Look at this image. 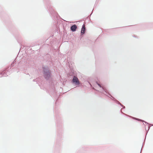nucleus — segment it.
<instances>
[{
  "instance_id": "f257e3e1",
  "label": "nucleus",
  "mask_w": 153,
  "mask_h": 153,
  "mask_svg": "<svg viewBox=\"0 0 153 153\" xmlns=\"http://www.w3.org/2000/svg\"><path fill=\"white\" fill-rule=\"evenodd\" d=\"M54 112L55 113L56 125L57 128L55 142V147L56 149L61 145L62 141L63 138V120L60 112L57 108L55 107Z\"/></svg>"
},
{
  "instance_id": "f03ea898",
  "label": "nucleus",
  "mask_w": 153,
  "mask_h": 153,
  "mask_svg": "<svg viewBox=\"0 0 153 153\" xmlns=\"http://www.w3.org/2000/svg\"><path fill=\"white\" fill-rule=\"evenodd\" d=\"M42 73L44 79L48 81L50 83V95L55 99H57L60 96V92L58 93L55 87L54 80L52 78V71L48 66L43 65Z\"/></svg>"
},
{
  "instance_id": "7ed1b4c3",
  "label": "nucleus",
  "mask_w": 153,
  "mask_h": 153,
  "mask_svg": "<svg viewBox=\"0 0 153 153\" xmlns=\"http://www.w3.org/2000/svg\"><path fill=\"white\" fill-rule=\"evenodd\" d=\"M43 1L45 9L53 20V27L55 28L54 33L58 34L59 31L57 29V26L58 25H60L61 21L60 19H62L54 10L49 0H43Z\"/></svg>"
},
{
  "instance_id": "20e7f679",
  "label": "nucleus",
  "mask_w": 153,
  "mask_h": 153,
  "mask_svg": "<svg viewBox=\"0 0 153 153\" xmlns=\"http://www.w3.org/2000/svg\"><path fill=\"white\" fill-rule=\"evenodd\" d=\"M96 83L100 88V90L98 91H100V93L103 94L105 95L106 96L105 98H107V97H108L110 99L114 101V103L118 105H120L122 107V108L121 109L120 111H122L123 109L125 108L126 107L124 106L111 95L108 90L106 89L105 87H101V85L98 83L97 81H96Z\"/></svg>"
},
{
  "instance_id": "39448f33",
  "label": "nucleus",
  "mask_w": 153,
  "mask_h": 153,
  "mask_svg": "<svg viewBox=\"0 0 153 153\" xmlns=\"http://www.w3.org/2000/svg\"><path fill=\"white\" fill-rule=\"evenodd\" d=\"M16 59H15L10 66H7L1 70L2 73H3V74H6L5 75L6 77L10 75L13 72V68H12L16 64Z\"/></svg>"
},
{
  "instance_id": "423d86ee",
  "label": "nucleus",
  "mask_w": 153,
  "mask_h": 153,
  "mask_svg": "<svg viewBox=\"0 0 153 153\" xmlns=\"http://www.w3.org/2000/svg\"><path fill=\"white\" fill-rule=\"evenodd\" d=\"M46 42L47 43H49L47 44V45L49 46H50L52 48H54V46H55L56 43V39L54 36V35H51L48 38H47Z\"/></svg>"
},
{
  "instance_id": "0eeeda50",
  "label": "nucleus",
  "mask_w": 153,
  "mask_h": 153,
  "mask_svg": "<svg viewBox=\"0 0 153 153\" xmlns=\"http://www.w3.org/2000/svg\"><path fill=\"white\" fill-rule=\"evenodd\" d=\"M72 74L71 76H73V79L71 81V82L76 86H79L80 84L77 76L74 75L73 72H71Z\"/></svg>"
},
{
  "instance_id": "6e6552de",
  "label": "nucleus",
  "mask_w": 153,
  "mask_h": 153,
  "mask_svg": "<svg viewBox=\"0 0 153 153\" xmlns=\"http://www.w3.org/2000/svg\"><path fill=\"white\" fill-rule=\"evenodd\" d=\"M85 34V33H80V35L79 36V38L80 39V40L81 41V42L83 41L84 42H88L89 40L88 39H86L85 38H83Z\"/></svg>"
},
{
  "instance_id": "1a4fd4ad",
  "label": "nucleus",
  "mask_w": 153,
  "mask_h": 153,
  "mask_svg": "<svg viewBox=\"0 0 153 153\" xmlns=\"http://www.w3.org/2000/svg\"><path fill=\"white\" fill-rule=\"evenodd\" d=\"M132 119L133 120H137L138 121L142 122H143V125H144L145 126V125L144 123H145L146 124H147V125L149 124V123H147V122H146V121H145L143 120H141V119H139L138 118H136L135 117H132Z\"/></svg>"
},
{
  "instance_id": "9d476101",
  "label": "nucleus",
  "mask_w": 153,
  "mask_h": 153,
  "mask_svg": "<svg viewBox=\"0 0 153 153\" xmlns=\"http://www.w3.org/2000/svg\"><path fill=\"white\" fill-rule=\"evenodd\" d=\"M77 29V26L76 24H74L70 27L71 31L72 32H75Z\"/></svg>"
},
{
  "instance_id": "9b49d317",
  "label": "nucleus",
  "mask_w": 153,
  "mask_h": 153,
  "mask_svg": "<svg viewBox=\"0 0 153 153\" xmlns=\"http://www.w3.org/2000/svg\"><path fill=\"white\" fill-rule=\"evenodd\" d=\"M86 30V28L85 27L84 24H83L82 26V28H81V30L80 33H83L85 34V31Z\"/></svg>"
},
{
  "instance_id": "f8f14e48",
  "label": "nucleus",
  "mask_w": 153,
  "mask_h": 153,
  "mask_svg": "<svg viewBox=\"0 0 153 153\" xmlns=\"http://www.w3.org/2000/svg\"><path fill=\"white\" fill-rule=\"evenodd\" d=\"M46 57L47 58V60L48 61H50L51 60V56L50 54H47L46 55Z\"/></svg>"
},
{
  "instance_id": "ddd939ff",
  "label": "nucleus",
  "mask_w": 153,
  "mask_h": 153,
  "mask_svg": "<svg viewBox=\"0 0 153 153\" xmlns=\"http://www.w3.org/2000/svg\"><path fill=\"white\" fill-rule=\"evenodd\" d=\"M100 0H96L95 4L94 6V8L97 7V5Z\"/></svg>"
},
{
  "instance_id": "4468645a",
  "label": "nucleus",
  "mask_w": 153,
  "mask_h": 153,
  "mask_svg": "<svg viewBox=\"0 0 153 153\" xmlns=\"http://www.w3.org/2000/svg\"><path fill=\"white\" fill-rule=\"evenodd\" d=\"M120 112H121V114H123V115H125V116H126L127 117H129L130 118H132V117H132L131 116L128 115L124 113L122 111H120Z\"/></svg>"
},
{
  "instance_id": "2eb2a0df",
  "label": "nucleus",
  "mask_w": 153,
  "mask_h": 153,
  "mask_svg": "<svg viewBox=\"0 0 153 153\" xmlns=\"http://www.w3.org/2000/svg\"><path fill=\"white\" fill-rule=\"evenodd\" d=\"M13 35H14V36H15V37L16 38V40H17V41L18 42V43L20 44V45H21V42L18 40L17 36H16V34L14 33L13 34Z\"/></svg>"
},
{
  "instance_id": "dca6fc26",
  "label": "nucleus",
  "mask_w": 153,
  "mask_h": 153,
  "mask_svg": "<svg viewBox=\"0 0 153 153\" xmlns=\"http://www.w3.org/2000/svg\"><path fill=\"white\" fill-rule=\"evenodd\" d=\"M3 73H2V72L1 71L0 72V75H1L2 76L0 77H6V74H3Z\"/></svg>"
},
{
  "instance_id": "f3484780",
  "label": "nucleus",
  "mask_w": 153,
  "mask_h": 153,
  "mask_svg": "<svg viewBox=\"0 0 153 153\" xmlns=\"http://www.w3.org/2000/svg\"><path fill=\"white\" fill-rule=\"evenodd\" d=\"M146 136L145 137V139L144 140V141L143 143V144H142V148L141 149V151H140V153H141V151H142V148L143 147L144 144H145V140H146Z\"/></svg>"
},
{
  "instance_id": "a211bd4d",
  "label": "nucleus",
  "mask_w": 153,
  "mask_h": 153,
  "mask_svg": "<svg viewBox=\"0 0 153 153\" xmlns=\"http://www.w3.org/2000/svg\"><path fill=\"white\" fill-rule=\"evenodd\" d=\"M66 25H67V24L64 23V24H62L63 29L64 30H65V26L66 27Z\"/></svg>"
},
{
  "instance_id": "6ab92c4d",
  "label": "nucleus",
  "mask_w": 153,
  "mask_h": 153,
  "mask_svg": "<svg viewBox=\"0 0 153 153\" xmlns=\"http://www.w3.org/2000/svg\"><path fill=\"white\" fill-rule=\"evenodd\" d=\"M145 127H146L145 126ZM150 128V127L149 126H148V130L147 131L146 129V135H147V133H148V131L149 130Z\"/></svg>"
},
{
  "instance_id": "aec40b11",
  "label": "nucleus",
  "mask_w": 153,
  "mask_h": 153,
  "mask_svg": "<svg viewBox=\"0 0 153 153\" xmlns=\"http://www.w3.org/2000/svg\"><path fill=\"white\" fill-rule=\"evenodd\" d=\"M91 15H92V13H91V14H90V15L89 16H88V17H86V18H85V19H88V17H89V19H90V17L91 16Z\"/></svg>"
},
{
  "instance_id": "412c9836",
  "label": "nucleus",
  "mask_w": 153,
  "mask_h": 153,
  "mask_svg": "<svg viewBox=\"0 0 153 153\" xmlns=\"http://www.w3.org/2000/svg\"><path fill=\"white\" fill-rule=\"evenodd\" d=\"M88 83H89V84L90 85L91 87V88H93V86H92V84H91V83L90 82H88Z\"/></svg>"
},
{
  "instance_id": "4be33fe9",
  "label": "nucleus",
  "mask_w": 153,
  "mask_h": 153,
  "mask_svg": "<svg viewBox=\"0 0 153 153\" xmlns=\"http://www.w3.org/2000/svg\"><path fill=\"white\" fill-rule=\"evenodd\" d=\"M34 46H35V45L34 44H32L31 45H30V46L29 47H33Z\"/></svg>"
},
{
  "instance_id": "5701e85b",
  "label": "nucleus",
  "mask_w": 153,
  "mask_h": 153,
  "mask_svg": "<svg viewBox=\"0 0 153 153\" xmlns=\"http://www.w3.org/2000/svg\"><path fill=\"white\" fill-rule=\"evenodd\" d=\"M33 81L34 82H37V81H36V79H34L33 80Z\"/></svg>"
},
{
  "instance_id": "b1692460",
  "label": "nucleus",
  "mask_w": 153,
  "mask_h": 153,
  "mask_svg": "<svg viewBox=\"0 0 153 153\" xmlns=\"http://www.w3.org/2000/svg\"><path fill=\"white\" fill-rule=\"evenodd\" d=\"M136 36H135V35H134V36H133V37H135V38H136Z\"/></svg>"
},
{
  "instance_id": "393cba45",
  "label": "nucleus",
  "mask_w": 153,
  "mask_h": 153,
  "mask_svg": "<svg viewBox=\"0 0 153 153\" xmlns=\"http://www.w3.org/2000/svg\"><path fill=\"white\" fill-rule=\"evenodd\" d=\"M99 37H98L97 38V39L96 40H97V39H99Z\"/></svg>"
},
{
  "instance_id": "a878e982",
  "label": "nucleus",
  "mask_w": 153,
  "mask_h": 153,
  "mask_svg": "<svg viewBox=\"0 0 153 153\" xmlns=\"http://www.w3.org/2000/svg\"><path fill=\"white\" fill-rule=\"evenodd\" d=\"M92 12H93V11H92V13H91L92 14Z\"/></svg>"
},
{
  "instance_id": "bb28decb",
  "label": "nucleus",
  "mask_w": 153,
  "mask_h": 153,
  "mask_svg": "<svg viewBox=\"0 0 153 153\" xmlns=\"http://www.w3.org/2000/svg\"><path fill=\"white\" fill-rule=\"evenodd\" d=\"M69 67L70 68V65L69 66ZM70 68V69H71V68Z\"/></svg>"
},
{
  "instance_id": "cd10ccee",
  "label": "nucleus",
  "mask_w": 153,
  "mask_h": 153,
  "mask_svg": "<svg viewBox=\"0 0 153 153\" xmlns=\"http://www.w3.org/2000/svg\"><path fill=\"white\" fill-rule=\"evenodd\" d=\"M126 27H127V26H126Z\"/></svg>"
},
{
  "instance_id": "c85d7f7f",
  "label": "nucleus",
  "mask_w": 153,
  "mask_h": 153,
  "mask_svg": "<svg viewBox=\"0 0 153 153\" xmlns=\"http://www.w3.org/2000/svg\"><path fill=\"white\" fill-rule=\"evenodd\" d=\"M152 126H153V125H152Z\"/></svg>"
}]
</instances>
